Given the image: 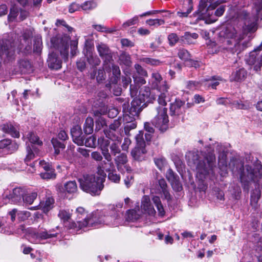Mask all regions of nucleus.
<instances>
[{
  "instance_id": "28",
  "label": "nucleus",
  "mask_w": 262,
  "mask_h": 262,
  "mask_svg": "<svg viewBox=\"0 0 262 262\" xmlns=\"http://www.w3.org/2000/svg\"><path fill=\"white\" fill-rule=\"evenodd\" d=\"M18 148V145L11 141V140L6 139L0 141V149L6 148L10 152H13L17 150Z\"/></svg>"
},
{
  "instance_id": "43",
  "label": "nucleus",
  "mask_w": 262,
  "mask_h": 262,
  "mask_svg": "<svg viewBox=\"0 0 262 262\" xmlns=\"http://www.w3.org/2000/svg\"><path fill=\"white\" fill-rule=\"evenodd\" d=\"M27 138L29 141L33 144L41 145L42 142L39 140V137L33 132H29L27 135Z\"/></svg>"
},
{
  "instance_id": "38",
  "label": "nucleus",
  "mask_w": 262,
  "mask_h": 262,
  "mask_svg": "<svg viewBox=\"0 0 262 262\" xmlns=\"http://www.w3.org/2000/svg\"><path fill=\"white\" fill-rule=\"evenodd\" d=\"M94 121L91 117H88L85 121L83 129L85 134H91L93 131Z\"/></svg>"
},
{
  "instance_id": "50",
  "label": "nucleus",
  "mask_w": 262,
  "mask_h": 262,
  "mask_svg": "<svg viewBox=\"0 0 262 262\" xmlns=\"http://www.w3.org/2000/svg\"><path fill=\"white\" fill-rule=\"evenodd\" d=\"M40 177L43 179H55L56 177V174L55 173V170H48L45 171L44 172H41L40 173Z\"/></svg>"
},
{
  "instance_id": "33",
  "label": "nucleus",
  "mask_w": 262,
  "mask_h": 262,
  "mask_svg": "<svg viewBox=\"0 0 262 262\" xmlns=\"http://www.w3.org/2000/svg\"><path fill=\"white\" fill-rule=\"evenodd\" d=\"M141 213L139 210L135 209L128 210L126 214V219L128 221L135 222L140 219Z\"/></svg>"
},
{
  "instance_id": "9",
  "label": "nucleus",
  "mask_w": 262,
  "mask_h": 262,
  "mask_svg": "<svg viewBox=\"0 0 262 262\" xmlns=\"http://www.w3.org/2000/svg\"><path fill=\"white\" fill-rule=\"evenodd\" d=\"M144 133L140 130L136 136V146L131 151L133 158L137 161L144 160L146 153L145 142L143 138Z\"/></svg>"
},
{
  "instance_id": "40",
  "label": "nucleus",
  "mask_w": 262,
  "mask_h": 262,
  "mask_svg": "<svg viewBox=\"0 0 262 262\" xmlns=\"http://www.w3.org/2000/svg\"><path fill=\"white\" fill-rule=\"evenodd\" d=\"M159 185L161 189V191L165 199L169 200L170 199V195L169 192L167 189V184L165 180L164 179H161L158 181Z\"/></svg>"
},
{
  "instance_id": "45",
  "label": "nucleus",
  "mask_w": 262,
  "mask_h": 262,
  "mask_svg": "<svg viewBox=\"0 0 262 262\" xmlns=\"http://www.w3.org/2000/svg\"><path fill=\"white\" fill-rule=\"evenodd\" d=\"M37 196V193L36 192H33L29 194H26L25 193V194L24 195L23 200L25 203L31 205L36 199Z\"/></svg>"
},
{
  "instance_id": "51",
  "label": "nucleus",
  "mask_w": 262,
  "mask_h": 262,
  "mask_svg": "<svg viewBox=\"0 0 262 262\" xmlns=\"http://www.w3.org/2000/svg\"><path fill=\"white\" fill-rule=\"evenodd\" d=\"M166 176L170 183H173L177 180L179 179V176L171 168L168 169Z\"/></svg>"
},
{
  "instance_id": "32",
  "label": "nucleus",
  "mask_w": 262,
  "mask_h": 262,
  "mask_svg": "<svg viewBox=\"0 0 262 262\" xmlns=\"http://www.w3.org/2000/svg\"><path fill=\"white\" fill-rule=\"evenodd\" d=\"M168 90L169 89H167L166 91L163 90L158 91L160 93V94L158 95V103L161 105L158 107H165V106L167 105V101L166 98L168 94Z\"/></svg>"
},
{
  "instance_id": "29",
  "label": "nucleus",
  "mask_w": 262,
  "mask_h": 262,
  "mask_svg": "<svg viewBox=\"0 0 262 262\" xmlns=\"http://www.w3.org/2000/svg\"><path fill=\"white\" fill-rule=\"evenodd\" d=\"M255 183H256L255 188L251 193L250 198V204L252 206H253L254 207H256L261 196V191L260 189V186L258 183V182Z\"/></svg>"
},
{
  "instance_id": "12",
  "label": "nucleus",
  "mask_w": 262,
  "mask_h": 262,
  "mask_svg": "<svg viewBox=\"0 0 262 262\" xmlns=\"http://www.w3.org/2000/svg\"><path fill=\"white\" fill-rule=\"evenodd\" d=\"M149 83L151 88L157 91L160 90L166 91L167 89H169V86L166 81H163L161 75L157 72L152 73Z\"/></svg>"
},
{
  "instance_id": "17",
  "label": "nucleus",
  "mask_w": 262,
  "mask_h": 262,
  "mask_svg": "<svg viewBox=\"0 0 262 262\" xmlns=\"http://www.w3.org/2000/svg\"><path fill=\"white\" fill-rule=\"evenodd\" d=\"M26 192V190L21 187H16L12 192L6 196L5 199H8L14 204L20 203Z\"/></svg>"
},
{
  "instance_id": "34",
  "label": "nucleus",
  "mask_w": 262,
  "mask_h": 262,
  "mask_svg": "<svg viewBox=\"0 0 262 262\" xmlns=\"http://www.w3.org/2000/svg\"><path fill=\"white\" fill-rule=\"evenodd\" d=\"M104 133L106 138L113 141H120V137H119V132L114 131L110 128L104 129Z\"/></svg>"
},
{
  "instance_id": "36",
  "label": "nucleus",
  "mask_w": 262,
  "mask_h": 262,
  "mask_svg": "<svg viewBox=\"0 0 262 262\" xmlns=\"http://www.w3.org/2000/svg\"><path fill=\"white\" fill-rule=\"evenodd\" d=\"M152 200L158 210L159 215L163 216L165 215V211L160 198L158 196H154Z\"/></svg>"
},
{
  "instance_id": "10",
  "label": "nucleus",
  "mask_w": 262,
  "mask_h": 262,
  "mask_svg": "<svg viewBox=\"0 0 262 262\" xmlns=\"http://www.w3.org/2000/svg\"><path fill=\"white\" fill-rule=\"evenodd\" d=\"M103 213L97 210L88 215L86 220L84 221L82 224H80V228L92 227L97 228L99 225L103 224Z\"/></svg>"
},
{
  "instance_id": "46",
  "label": "nucleus",
  "mask_w": 262,
  "mask_h": 262,
  "mask_svg": "<svg viewBox=\"0 0 262 262\" xmlns=\"http://www.w3.org/2000/svg\"><path fill=\"white\" fill-rule=\"evenodd\" d=\"M54 203V200L53 198H47L41 206L42 208L43 211L44 212L49 211L52 208Z\"/></svg>"
},
{
  "instance_id": "55",
  "label": "nucleus",
  "mask_w": 262,
  "mask_h": 262,
  "mask_svg": "<svg viewBox=\"0 0 262 262\" xmlns=\"http://www.w3.org/2000/svg\"><path fill=\"white\" fill-rule=\"evenodd\" d=\"M135 69L136 70V74L139 76H145L147 77L148 74L146 70H145L141 65L139 64H135L134 65Z\"/></svg>"
},
{
  "instance_id": "14",
  "label": "nucleus",
  "mask_w": 262,
  "mask_h": 262,
  "mask_svg": "<svg viewBox=\"0 0 262 262\" xmlns=\"http://www.w3.org/2000/svg\"><path fill=\"white\" fill-rule=\"evenodd\" d=\"M75 213L76 214V222H70L68 227L70 229H75L76 231H78L83 228H80L79 224H82L84 221L86 220L88 215L85 209L81 207L77 208Z\"/></svg>"
},
{
  "instance_id": "53",
  "label": "nucleus",
  "mask_w": 262,
  "mask_h": 262,
  "mask_svg": "<svg viewBox=\"0 0 262 262\" xmlns=\"http://www.w3.org/2000/svg\"><path fill=\"white\" fill-rule=\"evenodd\" d=\"M112 70L113 74L114 76V79L113 81V82L116 84L117 83L120 76V70L118 66L115 64H112Z\"/></svg>"
},
{
  "instance_id": "61",
  "label": "nucleus",
  "mask_w": 262,
  "mask_h": 262,
  "mask_svg": "<svg viewBox=\"0 0 262 262\" xmlns=\"http://www.w3.org/2000/svg\"><path fill=\"white\" fill-rule=\"evenodd\" d=\"M231 106L236 109L246 110L248 108V105L241 101H231Z\"/></svg>"
},
{
  "instance_id": "18",
  "label": "nucleus",
  "mask_w": 262,
  "mask_h": 262,
  "mask_svg": "<svg viewBox=\"0 0 262 262\" xmlns=\"http://www.w3.org/2000/svg\"><path fill=\"white\" fill-rule=\"evenodd\" d=\"M120 214L116 211L115 208L112 210L111 215H103L102 216L103 224L109 226H117L119 224V220H120Z\"/></svg>"
},
{
  "instance_id": "49",
  "label": "nucleus",
  "mask_w": 262,
  "mask_h": 262,
  "mask_svg": "<svg viewBox=\"0 0 262 262\" xmlns=\"http://www.w3.org/2000/svg\"><path fill=\"white\" fill-rule=\"evenodd\" d=\"M42 39L41 37H36L34 41L33 51L34 52L39 53L42 50Z\"/></svg>"
},
{
  "instance_id": "54",
  "label": "nucleus",
  "mask_w": 262,
  "mask_h": 262,
  "mask_svg": "<svg viewBox=\"0 0 262 262\" xmlns=\"http://www.w3.org/2000/svg\"><path fill=\"white\" fill-rule=\"evenodd\" d=\"M58 215L61 220L65 222L68 221L70 219L71 213L69 210H61L59 211Z\"/></svg>"
},
{
  "instance_id": "21",
  "label": "nucleus",
  "mask_w": 262,
  "mask_h": 262,
  "mask_svg": "<svg viewBox=\"0 0 262 262\" xmlns=\"http://www.w3.org/2000/svg\"><path fill=\"white\" fill-rule=\"evenodd\" d=\"M143 102L140 99L135 98L131 102V106L129 109V115L130 117H138L142 110L141 104Z\"/></svg>"
},
{
  "instance_id": "20",
  "label": "nucleus",
  "mask_w": 262,
  "mask_h": 262,
  "mask_svg": "<svg viewBox=\"0 0 262 262\" xmlns=\"http://www.w3.org/2000/svg\"><path fill=\"white\" fill-rule=\"evenodd\" d=\"M47 62L49 68L51 69L58 70L61 68L62 61L54 52L49 54Z\"/></svg>"
},
{
  "instance_id": "37",
  "label": "nucleus",
  "mask_w": 262,
  "mask_h": 262,
  "mask_svg": "<svg viewBox=\"0 0 262 262\" xmlns=\"http://www.w3.org/2000/svg\"><path fill=\"white\" fill-rule=\"evenodd\" d=\"M19 68L21 73H26L31 70V65L29 61L21 59L18 62Z\"/></svg>"
},
{
  "instance_id": "35",
  "label": "nucleus",
  "mask_w": 262,
  "mask_h": 262,
  "mask_svg": "<svg viewBox=\"0 0 262 262\" xmlns=\"http://www.w3.org/2000/svg\"><path fill=\"white\" fill-rule=\"evenodd\" d=\"M51 142L54 148V155L55 156L59 154L60 149H63L66 147L65 144L62 142L59 141L57 138H53Z\"/></svg>"
},
{
  "instance_id": "60",
  "label": "nucleus",
  "mask_w": 262,
  "mask_h": 262,
  "mask_svg": "<svg viewBox=\"0 0 262 262\" xmlns=\"http://www.w3.org/2000/svg\"><path fill=\"white\" fill-rule=\"evenodd\" d=\"M96 3L93 1H86L81 6V8L83 10H90L96 8Z\"/></svg>"
},
{
  "instance_id": "56",
  "label": "nucleus",
  "mask_w": 262,
  "mask_h": 262,
  "mask_svg": "<svg viewBox=\"0 0 262 262\" xmlns=\"http://www.w3.org/2000/svg\"><path fill=\"white\" fill-rule=\"evenodd\" d=\"M86 58L89 63L92 66H98L100 63V59L96 56H93L92 54H90L89 55H87Z\"/></svg>"
},
{
  "instance_id": "3",
  "label": "nucleus",
  "mask_w": 262,
  "mask_h": 262,
  "mask_svg": "<svg viewBox=\"0 0 262 262\" xmlns=\"http://www.w3.org/2000/svg\"><path fill=\"white\" fill-rule=\"evenodd\" d=\"M186 159L190 166H194L201 179L207 176L214 174L213 168L215 167V157L213 152H209L201 160L198 152L189 151L185 155Z\"/></svg>"
},
{
  "instance_id": "31",
  "label": "nucleus",
  "mask_w": 262,
  "mask_h": 262,
  "mask_svg": "<svg viewBox=\"0 0 262 262\" xmlns=\"http://www.w3.org/2000/svg\"><path fill=\"white\" fill-rule=\"evenodd\" d=\"M139 61L151 66H159L163 63L162 61L158 59L147 57L140 58Z\"/></svg>"
},
{
  "instance_id": "8",
  "label": "nucleus",
  "mask_w": 262,
  "mask_h": 262,
  "mask_svg": "<svg viewBox=\"0 0 262 262\" xmlns=\"http://www.w3.org/2000/svg\"><path fill=\"white\" fill-rule=\"evenodd\" d=\"M157 115L152 119V125L161 132H165L168 128V117L167 114V109L166 107H156Z\"/></svg>"
},
{
  "instance_id": "30",
  "label": "nucleus",
  "mask_w": 262,
  "mask_h": 262,
  "mask_svg": "<svg viewBox=\"0 0 262 262\" xmlns=\"http://www.w3.org/2000/svg\"><path fill=\"white\" fill-rule=\"evenodd\" d=\"M65 193L74 194L77 191V185L75 181H70L64 183L63 187L62 188Z\"/></svg>"
},
{
  "instance_id": "16",
  "label": "nucleus",
  "mask_w": 262,
  "mask_h": 262,
  "mask_svg": "<svg viewBox=\"0 0 262 262\" xmlns=\"http://www.w3.org/2000/svg\"><path fill=\"white\" fill-rule=\"evenodd\" d=\"M100 57L105 62H111L113 60V55L108 46L103 43H99L96 46Z\"/></svg>"
},
{
  "instance_id": "2",
  "label": "nucleus",
  "mask_w": 262,
  "mask_h": 262,
  "mask_svg": "<svg viewBox=\"0 0 262 262\" xmlns=\"http://www.w3.org/2000/svg\"><path fill=\"white\" fill-rule=\"evenodd\" d=\"M33 35L31 29H26L22 36L23 42L10 39L0 40V56L5 55L10 59L13 58L16 50L24 54L30 53L32 50L31 39Z\"/></svg>"
},
{
  "instance_id": "7",
  "label": "nucleus",
  "mask_w": 262,
  "mask_h": 262,
  "mask_svg": "<svg viewBox=\"0 0 262 262\" xmlns=\"http://www.w3.org/2000/svg\"><path fill=\"white\" fill-rule=\"evenodd\" d=\"M58 233L54 229L49 230L39 227L37 230L31 231L28 235L29 241L34 244L41 243L43 240L56 237Z\"/></svg>"
},
{
  "instance_id": "24",
  "label": "nucleus",
  "mask_w": 262,
  "mask_h": 262,
  "mask_svg": "<svg viewBox=\"0 0 262 262\" xmlns=\"http://www.w3.org/2000/svg\"><path fill=\"white\" fill-rule=\"evenodd\" d=\"M123 120L126 122L124 128V133L127 136H130V131L137 127V123L135 121V119L133 117H130L128 114H125L123 117Z\"/></svg>"
},
{
  "instance_id": "44",
  "label": "nucleus",
  "mask_w": 262,
  "mask_h": 262,
  "mask_svg": "<svg viewBox=\"0 0 262 262\" xmlns=\"http://www.w3.org/2000/svg\"><path fill=\"white\" fill-rule=\"evenodd\" d=\"M178 57L182 60L185 61H189L191 58V54L186 49H180L178 53Z\"/></svg>"
},
{
  "instance_id": "63",
  "label": "nucleus",
  "mask_w": 262,
  "mask_h": 262,
  "mask_svg": "<svg viewBox=\"0 0 262 262\" xmlns=\"http://www.w3.org/2000/svg\"><path fill=\"white\" fill-rule=\"evenodd\" d=\"M108 178L112 182L119 183L120 181V177L116 172L111 171L108 174Z\"/></svg>"
},
{
  "instance_id": "48",
  "label": "nucleus",
  "mask_w": 262,
  "mask_h": 262,
  "mask_svg": "<svg viewBox=\"0 0 262 262\" xmlns=\"http://www.w3.org/2000/svg\"><path fill=\"white\" fill-rule=\"evenodd\" d=\"M119 60L122 64L126 66H130L132 64L130 56L126 53L121 54L119 56Z\"/></svg>"
},
{
  "instance_id": "13",
  "label": "nucleus",
  "mask_w": 262,
  "mask_h": 262,
  "mask_svg": "<svg viewBox=\"0 0 262 262\" xmlns=\"http://www.w3.org/2000/svg\"><path fill=\"white\" fill-rule=\"evenodd\" d=\"M246 62L249 66H253V70L258 72L262 67V53L259 54L255 51H251L246 59Z\"/></svg>"
},
{
  "instance_id": "26",
  "label": "nucleus",
  "mask_w": 262,
  "mask_h": 262,
  "mask_svg": "<svg viewBox=\"0 0 262 262\" xmlns=\"http://www.w3.org/2000/svg\"><path fill=\"white\" fill-rule=\"evenodd\" d=\"M247 75V71L243 68H239L232 72L230 76V80L231 81L241 82L246 78Z\"/></svg>"
},
{
  "instance_id": "58",
  "label": "nucleus",
  "mask_w": 262,
  "mask_h": 262,
  "mask_svg": "<svg viewBox=\"0 0 262 262\" xmlns=\"http://www.w3.org/2000/svg\"><path fill=\"white\" fill-rule=\"evenodd\" d=\"M144 77L145 76H139L136 74H134L133 75L134 82L140 87L146 83V80Z\"/></svg>"
},
{
  "instance_id": "23",
  "label": "nucleus",
  "mask_w": 262,
  "mask_h": 262,
  "mask_svg": "<svg viewBox=\"0 0 262 262\" xmlns=\"http://www.w3.org/2000/svg\"><path fill=\"white\" fill-rule=\"evenodd\" d=\"M0 129L5 133L8 134L14 138H18L19 133L16 126H14L11 123L8 122L0 126Z\"/></svg>"
},
{
  "instance_id": "42",
  "label": "nucleus",
  "mask_w": 262,
  "mask_h": 262,
  "mask_svg": "<svg viewBox=\"0 0 262 262\" xmlns=\"http://www.w3.org/2000/svg\"><path fill=\"white\" fill-rule=\"evenodd\" d=\"M204 82V79L200 81H188L186 83V87L190 90H195L198 89Z\"/></svg>"
},
{
  "instance_id": "27",
  "label": "nucleus",
  "mask_w": 262,
  "mask_h": 262,
  "mask_svg": "<svg viewBox=\"0 0 262 262\" xmlns=\"http://www.w3.org/2000/svg\"><path fill=\"white\" fill-rule=\"evenodd\" d=\"M184 102L180 100H176V101L171 104L170 106V112L171 116H179L183 112V106Z\"/></svg>"
},
{
  "instance_id": "57",
  "label": "nucleus",
  "mask_w": 262,
  "mask_h": 262,
  "mask_svg": "<svg viewBox=\"0 0 262 262\" xmlns=\"http://www.w3.org/2000/svg\"><path fill=\"white\" fill-rule=\"evenodd\" d=\"M192 10V7L189 6V7L185 10V8L183 7L181 11H179L177 13L178 16L183 18L188 17L189 14H190Z\"/></svg>"
},
{
  "instance_id": "19",
  "label": "nucleus",
  "mask_w": 262,
  "mask_h": 262,
  "mask_svg": "<svg viewBox=\"0 0 262 262\" xmlns=\"http://www.w3.org/2000/svg\"><path fill=\"white\" fill-rule=\"evenodd\" d=\"M71 134L74 143L78 145H82L85 140L84 135L82 133L80 126L76 125L71 129Z\"/></svg>"
},
{
  "instance_id": "11",
  "label": "nucleus",
  "mask_w": 262,
  "mask_h": 262,
  "mask_svg": "<svg viewBox=\"0 0 262 262\" xmlns=\"http://www.w3.org/2000/svg\"><path fill=\"white\" fill-rule=\"evenodd\" d=\"M27 155L24 159L25 163L27 165H30L32 169H28V171L31 173H34L35 171L34 169L35 163L36 161L30 163L31 161L34 159L36 156L39 155V149L34 145H31V146L28 145L26 148Z\"/></svg>"
},
{
  "instance_id": "22",
  "label": "nucleus",
  "mask_w": 262,
  "mask_h": 262,
  "mask_svg": "<svg viewBox=\"0 0 262 262\" xmlns=\"http://www.w3.org/2000/svg\"><path fill=\"white\" fill-rule=\"evenodd\" d=\"M212 0H200L199 8L201 11H206L207 15H210V11L213 10L219 5L217 2L213 3Z\"/></svg>"
},
{
  "instance_id": "1",
  "label": "nucleus",
  "mask_w": 262,
  "mask_h": 262,
  "mask_svg": "<svg viewBox=\"0 0 262 262\" xmlns=\"http://www.w3.org/2000/svg\"><path fill=\"white\" fill-rule=\"evenodd\" d=\"M256 23H251L246 22L242 30L236 29L231 25H228L224 28L220 33L221 40L223 42L222 50L223 53L229 58L235 55L238 54L250 46L249 40L243 39L249 32L256 30Z\"/></svg>"
},
{
  "instance_id": "5",
  "label": "nucleus",
  "mask_w": 262,
  "mask_h": 262,
  "mask_svg": "<svg viewBox=\"0 0 262 262\" xmlns=\"http://www.w3.org/2000/svg\"><path fill=\"white\" fill-rule=\"evenodd\" d=\"M78 181L82 190L92 195H98L104 187L105 178L94 174H84L78 178Z\"/></svg>"
},
{
  "instance_id": "4",
  "label": "nucleus",
  "mask_w": 262,
  "mask_h": 262,
  "mask_svg": "<svg viewBox=\"0 0 262 262\" xmlns=\"http://www.w3.org/2000/svg\"><path fill=\"white\" fill-rule=\"evenodd\" d=\"M233 172H241L240 179L244 189H248L250 182H258L262 178V165L257 168L246 165L244 168V162L239 159L232 158L229 163Z\"/></svg>"
},
{
  "instance_id": "47",
  "label": "nucleus",
  "mask_w": 262,
  "mask_h": 262,
  "mask_svg": "<svg viewBox=\"0 0 262 262\" xmlns=\"http://www.w3.org/2000/svg\"><path fill=\"white\" fill-rule=\"evenodd\" d=\"M219 80H221L219 77L212 76L209 78L204 79V82H209L208 85L211 86L213 89H215L216 87L219 84Z\"/></svg>"
},
{
  "instance_id": "52",
  "label": "nucleus",
  "mask_w": 262,
  "mask_h": 262,
  "mask_svg": "<svg viewBox=\"0 0 262 262\" xmlns=\"http://www.w3.org/2000/svg\"><path fill=\"white\" fill-rule=\"evenodd\" d=\"M146 23L150 26L158 27L164 24L165 21L162 19H149L146 20Z\"/></svg>"
},
{
  "instance_id": "15",
  "label": "nucleus",
  "mask_w": 262,
  "mask_h": 262,
  "mask_svg": "<svg viewBox=\"0 0 262 262\" xmlns=\"http://www.w3.org/2000/svg\"><path fill=\"white\" fill-rule=\"evenodd\" d=\"M114 160L118 170L121 173L131 171V168L127 164L128 160L125 154H120L115 158Z\"/></svg>"
},
{
  "instance_id": "25",
  "label": "nucleus",
  "mask_w": 262,
  "mask_h": 262,
  "mask_svg": "<svg viewBox=\"0 0 262 262\" xmlns=\"http://www.w3.org/2000/svg\"><path fill=\"white\" fill-rule=\"evenodd\" d=\"M141 209L144 211L145 213L149 215H154L156 211L150 203L149 197L147 195H144L141 201Z\"/></svg>"
},
{
  "instance_id": "59",
  "label": "nucleus",
  "mask_w": 262,
  "mask_h": 262,
  "mask_svg": "<svg viewBox=\"0 0 262 262\" xmlns=\"http://www.w3.org/2000/svg\"><path fill=\"white\" fill-rule=\"evenodd\" d=\"M154 162L157 167L161 170L166 164V159L164 157H159L154 159Z\"/></svg>"
},
{
  "instance_id": "62",
  "label": "nucleus",
  "mask_w": 262,
  "mask_h": 262,
  "mask_svg": "<svg viewBox=\"0 0 262 262\" xmlns=\"http://www.w3.org/2000/svg\"><path fill=\"white\" fill-rule=\"evenodd\" d=\"M130 171L126 172V175L124 179V183L127 188H129L133 183V176L130 173Z\"/></svg>"
},
{
  "instance_id": "39",
  "label": "nucleus",
  "mask_w": 262,
  "mask_h": 262,
  "mask_svg": "<svg viewBox=\"0 0 262 262\" xmlns=\"http://www.w3.org/2000/svg\"><path fill=\"white\" fill-rule=\"evenodd\" d=\"M199 35L195 33H191L189 32H185L184 35L182 37L181 40L184 42L190 44L193 42V40L198 37Z\"/></svg>"
},
{
  "instance_id": "64",
  "label": "nucleus",
  "mask_w": 262,
  "mask_h": 262,
  "mask_svg": "<svg viewBox=\"0 0 262 262\" xmlns=\"http://www.w3.org/2000/svg\"><path fill=\"white\" fill-rule=\"evenodd\" d=\"M31 216V213L28 211H19L17 212V217L20 221L27 220Z\"/></svg>"
},
{
  "instance_id": "6",
  "label": "nucleus",
  "mask_w": 262,
  "mask_h": 262,
  "mask_svg": "<svg viewBox=\"0 0 262 262\" xmlns=\"http://www.w3.org/2000/svg\"><path fill=\"white\" fill-rule=\"evenodd\" d=\"M70 38L67 35H60L59 34L51 38L50 41L52 46L59 51L61 56L64 61L68 59L69 56V42Z\"/></svg>"
},
{
  "instance_id": "41",
  "label": "nucleus",
  "mask_w": 262,
  "mask_h": 262,
  "mask_svg": "<svg viewBox=\"0 0 262 262\" xmlns=\"http://www.w3.org/2000/svg\"><path fill=\"white\" fill-rule=\"evenodd\" d=\"M254 9L256 13V18H254V20L256 21L258 18H262V0H256Z\"/></svg>"
}]
</instances>
